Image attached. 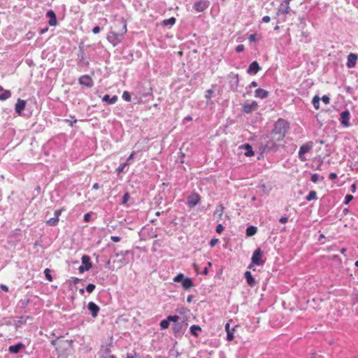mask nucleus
Listing matches in <instances>:
<instances>
[{
  "instance_id": "16",
  "label": "nucleus",
  "mask_w": 358,
  "mask_h": 358,
  "mask_svg": "<svg viewBox=\"0 0 358 358\" xmlns=\"http://www.w3.org/2000/svg\"><path fill=\"white\" fill-rule=\"evenodd\" d=\"M81 260H82V265H83L85 266V268L86 270H90L92 268V262L90 260V257L88 255H83L82 257Z\"/></svg>"
},
{
  "instance_id": "39",
  "label": "nucleus",
  "mask_w": 358,
  "mask_h": 358,
  "mask_svg": "<svg viewBox=\"0 0 358 358\" xmlns=\"http://www.w3.org/2000/svg\"><path fill=\"white\" fill-rule=\"evenodd\" d=\"M213 93V90H211V89L207 90L205 92L206 99L207 100H210L211 99Z\"/></svg>"
},
{
  "instance_id": "60",
  "label": "nucleus",
  "mask_w": 358,
  "mask_h": 358,
  "mask_svg": "<svg viewBox=\"0 0 358 358\" xmlns=\"http://www.w3.org/2000/svg\"><path fill=\"white\" fill-rule=\"evenodd\" d=\"M134 152H132V153L129 156V157L127 158V163H128L130 160H131V159L134 158Z\"/></svg>"
},
{
  "instance_id": "8",
  "label": "nucleus",
  "mask_w": 358,
  "mask_h": 358,
  "mask_svg": "<svg viewBox=\"0 0 358 358\" xmlns=\"http://www.w3.org/2000/svg\"><path fill=\"white\" fill-rule=\"evenodd\" d=\"M258 104L256 101H252L251 103H244L243 104V110L246 113H250L257 108Z\"/></svg>"
},
{
  "instance_id": "50",
  "label": "nucleus",
  "mask_w": 358,
  "mask_h": 358,
  "mask_svg": "<svg viewBox=\"0 0 358 358\" xmlns=\"http://www.w3.org/2000/svg\"><path fill=\"white\" fill-rule=\"evenodd\" d=\"M110 239L115 243H117L120 241V238L119 236H111Z\"/></svg>"
},
{
  "instance_id": "23",
  "label": "nucleus",
  "mask_w": 358,
  "mask_h": 358,
  "mask_svg": "<svg viewBox=\"0 0 358 358\" xmlns=\"http://www.w3.org/2000/svg\"><path fill=\"white\" fill-rule=\"evenodd\" d=\"M244 148L246 150V152L245 153V156L251 157V156L254 155V152L252 150V148L251 145H250L249 144H245L244 145Z\"/></svg>"
},
{
  "instance_id": "36",
  "label": "nucleus",
  "mask_w": 358,
  "mask_h": 358,
  "mask_svg": "<svg viewBox=\"0 0 358 358\" xmlns=\"http://www.w3.org/2000/svg\"><path fill=\"white\" fill-rule=\"evenodd\" d=\"M129 199H130L129 194L128 192H126L122 197V204L125 206L127 204V201L129 200Z\"/></svg>"
},
{
  "instance_id": "27",
  "label": "nucleus",
  "mask_w": 358,
  "mask_h": 358,
  "mask_svg": "<svg viewBox=\"0 0 358 358\" xmlns=\"http://www.w3.org/2000/svg\"><path fill=\"white\" fill-rule=\"evenodd\" d=\"M317 199V193L315 191H310L306 197V199L308 201L312 200H316Z\"/></svg>"
},
{
  "instance_id": "63",
  "label": "nucleus",
  "mask_w": 358,
  "mask_h": 358,
  "mask_svg": "<svg viewBox=\"0 0 358 358\" xmlns=\"http://www.w3.org/2000/svg\"><path fill=\"white\" fill-rule=\"evenodd\" d=\"M48 27H45V28H44V29H42L41 30V31H40V34H43L44 33H45L46 31H48Z\"/></svg>"
},
{
  "instance_id": "55",
  "label": "nucleus",
  "mask_w": 358,
  "mask_h": 358,
  "mask_svg": "<svg viewBox=\"0 0 358 358\" xmlns=\"http://www.w3.org/2000/svg\"><path fill=\"white\" fill-rule=\"evenodd\" d=\"M61 210H57L55 211V217L59 218V215H61Z\"/></svg>"
},
{
  "instance_id": "19",
  "label": "nucleus",
  "mask_w": 358,
  "mask_h": 358,
  "mask_svg": "<svg viewBox=\"0 0 358 358\" xmlns=\"http://www.w3.org/2000/svg\"><path fill=\"white\" fill-rule=\"evenodd\" d=\"M245 278L246 279L248 284L250 286L253 287L255 285V280L253 278L250 271H245Z\"/></svg>"
},
{
  "instance_id": "59",
  "label": "nucleus",
  "mask_w": 358,
  "mask_h": 358,
  "mask_svg": "<svg viewBox=\"0 0 358 358\" xmlns=\"http://www.w3.org/2000/svg\"><path fill=\"white\" fill-rule=\"evenodd\" d=\"M99 185L98 183H94L92 186L93 189H99Z\"/></svg>"
},
{
  "instance_id": "48",
  "label": "nucleus",
  "mask_w": 358,
  "mask_h": 358,
  "mask_svg": "<svg viewBox=\"0 0 358 358\" xmlns=\"http://www.w3.org/2000/svg\"><path fill=\"white\" fill-rule=\"evenodd\" d=\"M90 219H91V215L90 213L85 214V215H84L85 222H88L90 221Z\"/></svg>"
},
{
  "instance_id": "13",
  "label": "nucleus",
  "mask_w": 358,
  "mask_h": 358,
  "mask_svg": "<svg viewBox=\"0 0 358 358\" xmlns=\"http://www.w3.org/2000/svg\"><path fill=\"white\" fill-rule=\"evenodd\" d=\"M289 0H285L284 3H281L279 8H278V15L280 14H287L289 12Z\"/></svg>"
},
{
  "instance_id": "45",
  "label": "nucleus",
  "mask_w": 358,
  "mask_h": 358,
  "mask_svg": "<svg viewBox=\"0 0 358 358\" xmlns=\"http://www.w3.org/2000/svg\"><path fill=\"white\" fill-rule=\"evenodd\" d=\"M322 101L325 103V104H329L330 103V99L328 96L327 95H324L322 97Z\"/></svg>"
},
{
  "instance_id": "30",
  "label": "nucleus",
  "mask_w": 358,
  "mask_h": 358,
  "mask_svg": "<svg viewBox=\"0 0 358 358\" xmlns=\"http://www.w3.org/2000/svg\"><path fill=\"white\" fill-rule=\"evenodd\" d=\"M59 222V218L57 217H52V218H50L49 220H48L46 221V224L49 226H55Z\"/></svg>"
},
{
  "instance_id": "57",
  "label": "nucleus",
  "mask_w": 358,
  "mask_h": 358,
  "mask_svg": "<svg viewBox=\"0 0 358 358\" xmlns=\"http://www.w3.org/2000/svg\"><path fill=\"white\" fill-rule=\"evenodd\" d=\"M1 289L4 291V292H8V287L5 285H1Z\"/></svg>"
},
{
  "instance_id": "28",
  "label": "nucleus",
  "mask_w": 358,
  "mask_h": 358,
  "mask_svg": "<svg viewBox=\"0 0 358 358\" xmlns=\"http://www.w3.org/2000/svg\"><path fill=\"white\" fill-rule=\"evenodd\" d=\"M176 18L174 17H171L169 19L163 20L162 24L164 26L173 25L176 23Z\"/></svg>"
},
{
  "instance_id": "6",
  "label": "nucleus",
  "mask_w": 358,
  "mask_h": 358,
  "mask_svg": "<svg viewBox=\"0 0 358 358\" xmlns=\"http://www.w3.org/2000/svg\"><path fill=\"white\" fill-rule=\"evenodd\" d=\"M350 112L346 110L341 113V123L345 127H348L350 125Z\"/></svg>"
},
{
  "instance_id": "46",
  "label": "nucleus",
  "mask_w": 358,
  "mask_h": 358,
  "mask_svg": "<svg viewBox=\"0 0 358 358\" xmlns=\"http://www.w3.org/2000/svg\"><path fill=\"white\" fill-rule=\"evenodd\" d=\"M219 241V239L217 238H213L210 240L209 245L210 247H214Z\"/></svg>"
},
{
  "instance_id": "26",
  "label": "nucleus",
  "mask_w": 358,
  "mask_h": 358,
  "mask_svg": "<svg viewBox=\"0 0 358 358\" xmlns=\"http://www.w3.org/2000/svg\"><path fill=\"white\" fill-rule=\"evenodd\" d=\"M10 92L8 90L2 91L0 94V100L4 101L10 96Z\"/></svg>"
},
{
  "instance_id": "38",
  "label": "nucleus",
  "mask_w": 358,
  "mask_h": 358,
  "mask_svg": "<svg viewBox=\"0 0 358 358\" xmlns=\"http://www.w3.org/2000/svg\"><path fill=\"white\" fill-rule=\"evenodd\" d=\"M167 317L169 322H177L179 320V317L176 315H169Z\"/></svg>"
},
{
  "instance_id": "25",
  "label": "nucleus",
  "mask_w": 358,
  "mask_h": 358,
  "mask_svg": "<svg viewBox=\"0 0 358 358\" xmlns=\"http://www.w3.org/2000/svg\"><path fill=\"white\" fill-rule=\"evenodd\" d=\"M323 180H324V177L317 173H314L311 176V181L315 183L320 182V181H322Z\"/></svg>"
},
{
  "instance_id": "1",
  "label": "nucleus",
  "mask_w": 358,
  "mask_h": 358,
  "mask_svg": "<svg viewBox=\"0 0 358 358\" xmlns=\"http://www.w3.org/2000/svg\"><path fill=\"white\" fill-rule=\"evenodd\" d=\"M127 21L124 18L118 19L115 24V31H110L107 36V39L113 46L117 45L122 41L123 36L127 33Z\"/></svg>"
},
{
  "instance_id": "24",
  "label": "nucleus",
  "mask_w": 358,
  "mask_h": 358,
  "mask_svg": "<svg viewBox=\"0 0 358 358\" xmlns=\"http://www.w3.org/2000/svg\"><path fill=\"white\" fill-rule=\"evenodd\" d=\"M201 331V328L198 325H192L190 327V332L192 333V335L195 336H198V331Z\"/></svg>"
},
{
  "instance_id": "22",
  "label": "nucleus",
  "mask_w": 358,
  "mask_h": 358,
  "mask_svg": "<svg viewBox=\"0 0 358 358\" xmlns=\"http://www.w3.org/2000/svg\"><path fill=\"white\" fill-rule=\"evenodd\" d=\"M257 229L255 226H250L246 229V235L248 236H252L257 233Z\"/></svg>"
},
{
  "instance_id": "47",
  "label": "nucleus",
  "mask_w": 358,
  "mask_h": 358,
  "mask_svg": "<svg viewBox=\"0 0 358 358\" xmlns=\"http://www.w3.org/2000/svg\"><path fill=\"white\" fill-rule=\"evenodd\" d=\"M244 49H245V47L242 44L237 45L236 48V50L238 52H243L244 50Z\"/></svg>"
},
{
  "instance_id": "52",
  "label": "nucleus",
  "mask_w": 358,
  "mask_h": 358,
  "mask_svg": "<svg viewBox=\"0 0 358 358\" xmlns=\"http://www.w3.org/2000/svg\"><path fill=\"white\" fill-rule=\"evenodd\" d=\"M336 178H337V175H336V173H331L329 174V178H330L331 180H334V179H336Z\"/></svg>"
},
{
  "instance_id": "18",
  "label": "nucleus",
  "mask_w": 358,
  "mask_h": 358,
  "mask_svg": "<svg viewBox=\"0 0 358 358\" xmlns=\"http://www.w3.org/2000/svg\"><path fill=\"white\" fill-rule=\"evenodd\" d=\"M117 96L116 95L110 97L108 94H106L102 98V101L104 102H107L108 104H114L117 102Z\"/></svg>"
},
{
  "instance_id": "51",
  "label": "nucleus",
  "mask_w": 358,
  "mask_h": 358,
  "mask_svg": "<svg viewBox=\"0 0 358 358\" xmlns=\"http://www.w3.org/2000/svg\"><path fill=\"white\" fill-rule=\"evenodd\" d=\"M270 20H271V18H270V17H269V16H264V17H263V18H262V21H263L264 22H265V23H268V22H270Z\"/></svg>"
},
{
  "instance_id": "43",
  "label": "nucleus",
  "mask_w": 358,
  "mask_h": 358,
  "mask_svg": "<svg viewBox=\"0 0 358 358\" xmlns=\"http://www.w3.org/2000/svg\"><path fill=\"white\" fill-rule=\"evenodd\" d=\"M248 39L250 42H257L258 41L257 38V34H250L248 37Z\"/></svg>"
},
{
  "instance_id": "56",
  "label": "nucleus",
  "mask_w": 358,
  "mask_h": 358,
  "mask_svg": "<svg viewBox=\"0 0 358 358\" xmlns=\"http://www.w3.org/2000/svg\"><path fill=\"white\" fill-rule=\"evenodd\" d=\"M100 358H116V357L113 355H108L101 356Z\"/></svg>"
},
{
  "instance_id": "40",
  "label": "nucleus",
  "mask_w": 358,
  "mask_h": 358,
  "mask_svg": "<svg viewBox=\"0 0 358 358\" xmlns=\"http://www.w3.org/2000/svg\"><path fill=\"white\" fill-rule=\"evenodd\" d=\"M95 285L94 284H89L86 287V290L89 293H92L95 289Z\"/></svg>"
},
{
  "instance_id": "62",
  "label": "nucleus",
  "mask_w": 358,
  "mask_h": 358,
  "mask_svg": "<svg viewBox=\"0 0 358 358\" xmlns=\"http://www.w3.org/2000/svg\"><path fill=\"white\" fill-rule=\"evenodd\" d=\"M80 281V279H79V278H74L73 279V283H74V284H77V283H78Z\"/></svg>"
},
{
  "instance_id": "11",
  "label": "nucleus",
  "mask_w": 358,
  "mask_h": 358,
  "mask_svg": "<svg viewBox=\"0 0 358 358\" xmlns=\"http://www.w3.org/2000/svg\"><path fill=\"white\" fill-rule=\"evenodd\" d=\"M357 55L354 53H350L348 56V62H347V66L348 68H353L356 65V62L357 60Z\"/></svg>"
},
{
  "instance_id": "61",
  "label": "nucleus",
  "mask_w": 358,
  "mask_h": 358,
  "mask_svg": "<svg viewBox=\"0 0 358 358\" xmlns=\"http://www.w3.org/2000/svg\"><path fill=\"white\" fill-rule=\"evenodd\" d=\"M173 331H174V333H176L179 331V326L178 325H175L173 327Z\"/></svg>"
},
{
  "instance_id": "14",
  "label": "nucleus",
  "mask_w": 358,
  "mask_h": 358,
  "mask_svg": "<svg viewBox=\"0 0 358 358\" xmlns=\"http://www.w3.org/2000/svg\"><path fill=\"white\" fill-rule=\"evenodd\" d=\"M260 67L257 62H252L248 69V73L250 74L255 75L259 71Z\"/></svg>"
},
{
  "instance_id": "31",
  "label": "nucleus",
  "mask_w": 358,
  "mask_h": 358,
  "mask_svg": "<svg viewBox=\"0 0 358 358\" xmlns=\"http://www.w3.org/2000/svg\"><path fill=\"white\" fill-rule=\"evenodd\" d=\"M169 322H170L169 321L168 317H166V320H162L160 322V324H159L161 329H168L169 327Z\"/></svg>"
},
{
  "instance_id": "21",
  "label": "nucleus",
  "mask_w": 358,
  "mask_h": 358,
  "mask_svg": "<svg viewBox=\"0 0 358 358\" xmlns=\"http://www.w3.org/2000/svg\"><path fill=\"white\" fill-rule=\"evenodd\" d=\"M23 348V344L18 343L9 347V351L11 353H17Z\"/></svg>"
},
{
  "instance_id": "58",
  "label": "nucleus",
  "mask_w": 358,
  "mask_h": 358,
  "mask_svg": "<svg viewBox=\"0 0 358 358\" xmlns=\"http://www.w3.org/2000/svg\"><path fill=\"white\" fill-rule=\"evenodd\" d=\"M225 330L227 332H228V331H231V329H230V324L229 323H227L225 324Z\"/></svg>"
},
{
  "instance_id": "9",
  "label": "nucleus",
  "mask_w": 358,
  "mask_h": 358,
  "mask_svg": "<svg viewBox=\"0 0 358 358\" xmlns=\"http://www.w3.org/2000/svg\"><path fill=\"white\" fill-rule=\"evenodd\" d=\"M46 16L49 18L48 24L50 26L55 27L57 24V17L53 10H48L46 13Z\"/></svg>"
},
{
  "instance_id": "2",
  "label": "nucleus",
  "mask_w": 358,
  "mask_h": 358,
  "mask_svg": "<svg viewBox=\"0 0 358 358\" xmlns=\"http://www.w3.org/2000/svg\"><path fill=\"white\" fill-rule=\"evenodd\" d=\"M51 344L55 347L57 353L62 355L71 348L72 341L57 338L52 341Z\"/></svg>"
},
{
  "instance_id": "15",
  "label": "nucleus",
  "mask_w": 358,
  "mask_h": 358,
  "mask_svg": "<svg viewBox=\"0 0 358 358\" xmlns=\"http://www.w3.org/2000/svg\"><path fill=\"white\" fill-rule=\"evenodd\" d=\"M208 7V3L206 1H200L194 3V8L198 12H203Z\"/></svg>"
},
{
  "instance_id": "29",
  "label": "nucleus",
  "mask_w": 358,
  "mask_h": 358,
  "mask_svg": "<svg viewBox=\"0 0 358 358\" xmlns=\"http://www.w3.org/2000/svg\"><path fill=\"white\" fill-rule=\"evenodd\" d=\"M320 99L317 96H315L312 100L313 105L316 110L320 108Z\"/></svg>"
},
{
  "instance_id": "10",
  "label": "nucleus",
  "mask_w": 358,
  "mask_h": 358,
  "mask_svg": "<svg viewBox=\"0 0 358 358\" xmlns=\"http://www.w3.org/2000/svg\"><path fill=\"white\" fill-rule=\"evenodd\" d=\"M26 106V101L24 100H22L18 99L17 103H15V112L20 115L22 112L24 110Z\"/></svg>"
},
{
  "instance_id": "54",
  "label": "nucleus",
  "mask_w": 358,
  "mask_h": 358,
  "mask_svg": "<svg viewBox=\"0 0 358 358\" xmlns=\"http://www.w3.org/2000/svg\"><path fill=\"white\" fill-rule=\"evenodd\" d=\"M287 221H288V218H287V217H282L280 219V222L281 223H286V222H287Z\"/></svg>"
},
{
  "instance_id": "33",
  "label": "nucleus",
  "mask_w": 358,
  "mask_h": 358,
  "mask_svg": "<svg viewBox=\"0 0 358 358\" xmlns=\"http://www.w3.org/2000/svg\"><path fill=\"white\" fill-rule=\"evenodd\" d=\"M183 273H178L174 278L173 281L175 282H182V280L185 279Z\"/></svg>"
},
{
  "instance_id": "44",
  "label": "nucleus",
  "mask_w": 358,
  "mask_h": 358,
  "mask_svg": "<svg viewBox=\"0 0 358 358\" xmlns=\"http://www.w3.org/2000/svg\"><path fill=\"white\" fill-rule=\"evenodd\" d=\"M224 231V227L221 224H219L216 227V232L221 234Z\"/></svg>"
},
{
  "instance_id": "32",
  "label": "nucleus",
  "mask_w": 358,
  "mask_h": 358,
  "mask_svg": "<svg viewBox=\"0 0 358 358\" xmlns=\"http://www.w3.org/2000/svg\"><path fill=\"white\" fill-rule=\"evenodd\" d=\"M50 273H51V271L50 268H45L44 271L45 276L49 282H52L53 280L52 276L51 275Z\"/></svg>"
},
{
  "instance_id": "64",
  "label": "nucleus",
  "mask_w": 358,
  "mask_h": 358,
  "mask_svg": "<svg viewBox=\"0 0 358 358\" xmlns=\"http://www.w3.org/2000/svg\"><path fill=\"white\" fill-rule=\"evenodd\" d=\"M310 358H320V357L317 356L316 354H312Z\"/></svg>"
},
{
  "instance_id": "53",
  "label": "nucleus",
  "mask_w": 358,
  "mask_h": 358,
  "mask_svg": "<svg viewBox=\"0 0 358 358\" xmlns=\"http://www.w3.org/2000/svg\"><path fill=\"white\" fill-rule=\"evenodd\" d=\"M78 270H79L80 273H83L85 271H88V270H86L85 268V266L83 265L80 266L79 268H78Z\"/></svg>"
},
{
  "instance_id": "49",
  "label": "nucleus",
  "mask_w": 358,
  "mask_h": 358,
  "mask_svg": "<svg viewBox=\"0 0 358 358\" xmlns=\"http://www.w3.org/2000/svg\"><path fill=\"white\" fill-rule=\"evenodd\" d=\"M100 30H101L100 27L99 26H96L93 28L92 32H93V34H96L99 33Z\"/></svg>"
},
{
  "instance_id": "5",
  "label": "nucleus",
  "mask_w": 358,
  "mask_h": 358,
  "mask_svg": "<svg viewBox=\"0 0 358 358\" xmlns=\"http://www.w3.org/2000/svg\"><path fill=\"white\" fill-rule=\"evenodd\" d=\"M201 200V196L198 193H192L187 198L188 206L191 208L196 206Z\"/></svg>"
},
{
  "instance_id": "42",
  "label": "nucleus",
  "mask_w": 358,
  "mask_h": 358,
  "mask_svg": "<svg viewBox=\"0 0 358 358\" xmlns=\"http://www.w3.org/2000/svg\"><path fill=\"white\" fill-rule=\"evenodd\" d=\"M127 164H128V163L127 162V163H124L123 164H122L121 166H120L116 169L117 172V173H120L123 172V171H124V168L127 166Z\"/></svg>"
},
{
  "instance_id": "37",
  "label": "nucleus",
  "mask_w": 358,
  "mask_h": 358,
  "mask_svg": "<svg viewBox=\"0 0 358 358\" xmlns=\"http://www.w3.org/2000/svg\"><path fill=\"white\" fill-rule=\"evenodd\" d=\"M122 99L126 101H131V95L129 92L124 91L122 94Z\"/></svg>"
},
{
  "instance_id": "3",
  "label": "nucleus",
  "mask_w": 358,
  "mask_h": 358,
  "mask_svg": "<svg viewBox=\"0 0 358 358\" xmlns=\"http://www.w3.org/2000/svg\"><path fill=\"white\" fill-rule=\"evenodd\" d=\"M313 148V143L312 141L306 142L303 144L299 151V157L302 162L306 161L307 158L305 157V154L309 152Z\"/></svg>"
},
{
  "instance_id": "34",
  "label": "nucleus",
  "mask_w": 358,
  "mask_h": 358,
  "mask_svg": "<svg viewBox=\"0 0 358 358\" xmlns=\"http://www.w3.org/2000/svg\"><path fill=\"white\" fill-rule=\"evenodd\" d=\"M224 206L222 204H220L218 207V208L215 210V214H217L219 217L220 218L223 214L224 211Z\"/></svg>"
},
{
  "instance_id": "12",
  "label": "nucleus",
  "mask_w": 358,
  "mask_h": 358,
  "mask_svg": "<svg viewBox=\"0 0 358 358\" xmlns=\"http://www.w3.org/2000/svg\"><path fill=\"white\" fill-rule=\"evenodd\" d=\"M88 309L90 310L92 316L96 317L99 311V307L94 302L91 301L88 303Z\"/></svg>"
},
{
  "instance_id": "35",
  "label": "nucleus",
  "mask_w": 358,
  "mask_h": 358,
  "mask_svg": "<svg viewBox=\"0 0 358 358\" xmlns=\"http://www.w3.org/2000/svg\"><path fill=\"white\" fill-rule=\"evenodd\" d=\"M235 331V327L233 328L231 331H228V332H227V338L228 341H231L234 339V331Z\"/></svg>"
},
{
  "instance_id": "41",
  "label": "nucleus",
  "mask_w": 358,
  "mask_h": 358,
  "mask_svg": "<svg viewBox=\"0 0 358 358\" xmlns=\"http://www.w3.org/2000/svg\"><path fill=\"white\" fill-rule=\"evenodd\" d=\"M353 196L351 194H347L345 197L344 203L348 204L353 199Z\"/></svg>"
},
{
  "instance_id": "20",
  "label": "nucleus",
  "mask_w": 358,
  "mask_h": 358,
  "mask_svg": "<svg viewBox=\"0 0 358 358\" xmlns=\"http://www.w3.org/2000/svg\"><path fill=\"white\" fill-rule=\"evenodd\" d=\"M182 287L185 289H189L193 287V282L191 278H185L182 282Z\"/></svg>"
},
{
  "instance_id": "4",
  "label": "nucleus",
  "mask_w": 358,
  "mask_h": 358,
  "mask_svg": "<svg viewBox=\"0 0 358 358\" xmlns=\"http://www.w3.org/2000/svg\"><path fill=\"white\" fill-rule=\"evenodd\" d=\"M263 252L260 248H257L255 250L252 254V264L249 266V268H251L252 265H262L264 264L262 261Z\"/></svg>"
},
{
  "instance_id": "17",
  "label": "nucleus",
  "mask_w": 358,
  "mask_h": 358,
  "mask_svg": "<svg viewBox=\"0 0 358 358\" xmlns=\"http://www.w3.org/2000/svg\"><path fill=\"white\" fill-rule=\"evenodd\" d=\"M255 94L256 97L264 99L268 96V92L263 89L258 88L255 90Z\"/></svg>"
},
{
  "instance_id": "7",
  "label": "nucleus",
  "mask_w": 358,
  "mask_h": 358,
  "mask_svg": "<svg viewBox=\"0 0 358 358\" xmlns=\"http://www.w3.org/2000/svg\"><path fill=\"white\" fill-rule=\"evenodd\" d=\"M79 83L87 87H92L94 85L92 78L88 75L82 76L79 78Z\"/></svg>"
}]
</instances>
